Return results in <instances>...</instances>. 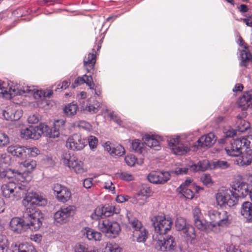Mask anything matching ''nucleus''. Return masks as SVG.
<instances>
[{
  "mask_svg": "<svg viewBox=\"0 0 252 252\" xmlns=\"http://www.w3.org/2000/svg\"><path fill=\"white\" fill-rule=\"evenodd\" d=\"M29 188L21 183L9 182L1 187L2 195L9 201H14L24 198L32 204L44 206L47 203L46 198L36 192H29Z\"/></svg>",
  "mask_w": 252,
  "mask_h": 252,
  "instance_id": "nucleus-1",
  "label": "nucleus"
},
{
  "mask_svg": "<svg viewBox=\"0 0 252 252\" xmlns=\"http://www.w3.org/2000/svg\"><path fill=\"white\" fill-rule=\"evenodd\" d=\"M32 94L35 99L44 97V91L36 90L33 86H26L21 84H14L12 82L0 81V96L6 99H10L12 96L17 95Z\"/></svg>",
  "mask_w": 252,
  "mask_h": 252,
  "instance_id": "nucleus-2",
  "label": "nucleus"
},
{
  "mask_svg": "<svg viewBox=\"0 0 252 252\" xmlns=\"http://www.w3.org/2000/svg\"><path fill=\"white\" fill-rule=\"evenodd\" d=\"M61 160L63 165L69 167L76 174H81L87 171L83 162L68 152L63 154Z\"/></svg>",
  "mask_w": 252,
  "mask_h": 252,
  "instance_id": "nucleus-3",
  "label": "nucleus"
},
{
  "mask_svg": "<svg viewBox=\"0 0 252 252\" xmlns=\"http://www.w3.org/2000/svg\"><path fill=\"white\" fill-rule=\"evenodd\" d=\"M98 228L111 238H116L121 231L120 224L116 221H111L108 219L99 221Z\"/></svg>",
  "mask_w": 252,
  "mask_h": 252,
  "instance_id": "nucleus-4",
  "label": "nucleus"
},
{
  "mask_svg": "<svg viewBox=\"0 0 252 252\" xmlns=\"http://www.w3.org/2000/svg\"><path fill=\"white\" fill-rule=\"evenodd\" d=\"M217 203L220 207H232L237 204V200L233 196V190L222 188L216 194Z\"/></svg>",
  "mask_w": 252,
  "mask_h": 252,
  "instance_id": "nucleus-5",
  "label": "nucleus"
},
{
  "mask_svg": "<svg viewBox=\"0 0 252 252\" xmlns=\"http://www.w3.org/2000/svg\"><path fill=\"white\" fill-rule=\"evenodd\" d=\"M151 221L155 231L160 235L165 234L170 230L173 223L170 218H166L162 216L153 217Z\"/></svg>",
  "mask_w": 252,
  "mask_h": 252,
  "instance_id": "nucleus-6",
  "label": "nucleus"
},
{
  "mask_svg": "<svg viewBox=\"0 0 252 252\" xmlns=\"http://www.w3.org/2000/svg\"><path fill=\"white\" fill-rule=\"evenodd\" d=\"M64 124V120H58L55 121L54 127L52 128L44 124H40V128L45 136L55 138L60 135V131L63 128Z\"/></svg>",
  "mask_w": 252,
  "mask_h": 252,
  "instance_id": "nucleus-7",
  "label": "nucleus"
},
{
  "mask_svg": "<svg viewBox=\"0 0 252 252\" xmlns=\"http://www.w3.org/2000/svg\"><path fill=\"white\" fill-rule=\"evenodd\" d=\"M75 213V207L69 206L62 208L54 214V219L56 222L64 224L67 222L69 219L73 216Z\"/></svg>",
  "mask_w": 252,
  "mask_h": 252,
  "instance_id": "nucleus-8",
  "label": "nucleus"
},
{
  "mask_svg": "<svg viewBox=\"0 0 252 252\" xmlns=\"http://www.w3.org/2000/svg\"><path fill=\"white\" fill-rule=\"evenodd\" d=\"M86 144V140L78 134L70 136L66 142V147L73 151L81 150Z\"/></svg>",
  "mask_w": 252,
  "mask_h": 252,
  "instance_id": "nucleus-9",
  "label": "nucleus"
},
{
  "mask_svg": "<svg viewBox=\"0 0 252 252\" xmlns=\"http://www.w3.org/2000/svg\"><path fill=\"white\" fill-rule=\"evenodd\" d=\"M208 166V161L204 160L199 161L197 164H193L187 167L177 168L174 172L177 175H184L189 173V171H204L206 170Z\"/></svg>",
  "mask_w": 252,
  "mask_h": 252,
  "instance_id": "nucleus-10",
  "label": "nucleus"
},
{
  "mask_svg": "<svg viewBox=\"0 0 252 252\" xmlns=\"http://www.w3.org/2000/svg\"><path fill=\"white\" fill-rule=\"evenodd\" d=\"M168 145L174 154L182 155L189 151V148L185 145L179 137L172 138L168 142Z\"/></svg>",
  "mask_w": 252,
  "mask_h": 252,
  "instance_id": "nucleus-11",
  "label": "nucleus"
},
{
  "mask_svg": "<svg viewBox=\"0 0 252 252\" xmlns=\"http://www.w3.org/2000/svg\"><path fill=\"white\" fill-rule=\"evenodd\" d=\"M29 227V224L19 217L13 218L9 222V229L17 234L25 232Z\"/></svg>",
  "mask_w": 252,
  "mask_h": 252,
  "instance_id": "nucleus-12",
  "label": "nucleus"
},
{
  "mask_svg": "<svg viewBox=\"0 0 252 252\" xmlns=\"http://www.w3.org/2000/svg\"><path fill=\"white\" fill-rule=\"evenodd\" d=\"M155 242V248L161 252L170 251L173 249L176 245L174 239L171 236H167L163 240H157Z\"/></svg>",
  "mask_w": 252,
  "mask_h": 252,
  "instance_id": "nucleus-13",
  "label": "nucleus"
},
{
  "mask_svg": "<svg viewBox=\"0 0 252 252\" xmlns=\"http://www.w3.org/2000/svg\"><path fill=\"white\" fill-rule=\"evenodd\" d=\"M233 196L238 201V198L244 197L249 194L250 191L248 189V184L242 181H236L232 186Z\"/></svg>",
  "mask_w": 252,
  "mask_h": 252,
  "instance_id": "nucleus-14",
  "label": "nucleus"
},
{
  "mask_svg": "<svg viewBox=\"0 0 252 252\" xmlns=\"http://www.w3.org/2000/svg\"><path fill=\"white\" fill-rule=\"evenodd\" d=\"M229 145L225 148L227 154L231 157H238L242 154V145L241 138L233 139Z\"/></svg>",
  "mask_w": 252,
  "mask_h": 252,
  "instance_id": "nucleus-15",
  "label": "nucleus"
},
{
  "mask_svg": "<svg viewBox=\"0 0 252 252\" xmlns=\"http://www.w3.org/2000/svg\"><path fill=\"white\" fill-rule=\"evenodd\" d=\"M43 132L40 128V125L38 126L33 127L30 126L21 131V137L25 139H38Z\"/></svg>",
  "mask_w": 252,
  "mask_h": 252,
  "instance_id": "nucleus-16",
  "label": "nucleus"
},
{
  "mask_svg": "<svg viewBox=\"0 0 252 252\" xmlns=\"http://www.w3.org/2000/svg\"><path fill=\"white\" fill-rule=\"evenodd\" d=\"M170 178L168 172H152L148 176V180L153 184H163L167 182Z\"/></svg>",
  "mask_w": 252,
  "mask_h": 252,
  "instance_id": "nucleus-17",
  "label": "nucleus"
},
{
  "mask_svg": "<svg viewBox=\"0 0 252 252\" xmlns=\"http://www.w3.org/2000/svg\"><path fill=\"white\" fill-rule=\"evenodd\" d=\"M43 214L39 210H35L33 213L29 215V220L30 221V227L29 228L34 229L36 231L38 230L42 225V220Z\"/></svg>",
  "mask_w": 252,
  "mask_h": 252,
  "instance_id": "nucleus-18",
  "label": "nucleus"
},
{
  "mask_svg": "<svg viewBox=\"0 0 252 252\" xmlns=\"http://www.w3.org/2000/svg\"><path fill=\"white\" fill-rule=\"evenodd\" d=\"M142 140L145 144L150 148L156 151L160 149V142L162 139L160 136L146 134L143 137Z\"/></svg>",
  "mask_w": 252,
  "mask_h": 252,
  "instance_id": "nucleus-19",
  "label": "nucleus"
},
{
  "mask_svg": "<svg viewBox=\"0 0 252 252\" xmlns=\"http://www.w3.org/2000/svg\"><path fill=\"white\" fill-rule=\"evenodd\" d=\"M22 113L21 110L16 109L15 105H12L7 107L3 111V116L8 121L18 120L22 116Z\"/></svg>",
  "mask_w": 252,
  "mask_h": 252,
  "instance_id": "nucleus-20",
  "label": "nucleus"
},
{
  "mask_svg": "<svg viewBox=\"0 0 252 252\" xmlns=\"http://www.w3.org/2000/svg\"><path fill=\"white\" fill-rule=\"evenodd\" d=\"M238 40L239 41V45L245 49L241 51L240 56L242 62L240 64L242 66H247L248 63L252 60V56L249 51H246V49H248V46L241 36H239Z\"/></svg>",
  "mask_w": 252,
  "mask_h": 252,
  "instance_id": "nucleus-21",
  "label": "nucleus"
},
{
  "mask_svg": "<svg viewBox=\"0 0 252 252\" xmlns=\"http://www.w3.org/2000/svg\"><path fill=\"white\" fill-rule=\"evenodd\" d=\"M192 214L195 226L198 229L204 230L206 228V225L205 222L202 220L203 215L201 210L198 207L194 208L192 210Z\"/></svg>",
  "mask_w": 252,
  "mask_h": 252,
  "instance_id": "nucleus-22",
  "label": "nucleus"
},
{
  "mask_svg": "<svg viewBox=\"0 0 252 252\" xmlns=\"http://www.w3.org/2000/svg\"><path fill=\"white\" fill-rule=\"evenodd\" d=\"M4 177H7L9 179L14 178L21 182H24L26 181L23 174L14 169L10 168L6 170L1 168V178Z\"/></svg>",
  "mask_w": 252,
  "mask_h": 252,
  "instance_id": "nucleus-23",
  "label": "nucleus"
},
{
  "mask_svg": "<svg viewBox=\"0 0 252 252\" xmlns=\"http://www.w3.org/2000/svg\"><path fill=\"white\" fill-rule=\"evenodd\" d=\"M252 90L244 92L243 95L240 97L237 101V104L242 110H246L252 105Z\"/></svg>",
  "mask_w": 252,
  "mask_h": 252,
  "instance_id": "nucleus-24",
  "label": "nucleus"
},
{
  "mask_svg": "<svg viewBox=\"0 0 252 252\" xmlns=\"http://www.w3.org/2000/svg\"><path fill=\"white\" fill-rule=\"evenodd\" d=\"M104 148L105 151L108 152L112 156H122L125 153V149L123 146L117 145L114 147L109 141L105 143Z\"/></svg>",
  "mask_w": 252,
  "mask_h": 252,
  "instance_id": "nucleus-25",
  "label": "nucleus"
},
{
  "mask_svg": "<svg viewBox=\"0 0 252 252\" xmlns=\"http://www.w3.org/2000/svg\"><path fill=\"white\" fill-rule=\"evenodd\" d=\"M216 141L215 135L209 133L201 136L197 141L198 146L201 147H210L215 144Z\"/></svg>",
  "mask_w": 252,
  "mask_h": 252,
  "instance_id": "nucleus-26",
  "label": "nucleus"
},
{
  "mask_svg": "<svg viewBox=\"0 0 252 252\" xmlns=\"http://www.w3.org/2000/svg\"><path fill=\"white\" fill-rule=\"evenodd\" d=\"M150 194V189L146 186L142 187L135 195V198L139 205H143L146 202Z\"/></svg>",
  "mask_w": 252,
  "mask_h": 252,
  "instance_id": "nucleus-27",
  "label": "nucleus"
},
{
  "mask_svg": "<svg viewBox=\"0 0 252 252\" xmlns=\"http://www.w3.org/2000/svg\"><path fill=\"white\" fill-rule=\"evenodd\" d=\"M11 248L12 252H37L34 247L28 243H15Z\"/></svg>",
  "mask_w": 252,
  "mask_h": 252,
  "instance_id": "nucleus-28",
  "label": "nucleus"
},
{
  "mask_svg": "<svg viewBox=\"0 0 252 252\" xmlns=\"http://www.w3.org/2000/svg\"><path fill=\"white\" fill-rule=\"evenodd\" d=\"M81 232L83 236L87 238L89 240L96 241L101 239L102 234L101 233L89 227L84 228L82 230Z\"/></svg>",
  "mask_w": 252,
  "mask_h": 252,
  "instance_id": "nucleus-29",
  "label": "nucleus"
},
{
  "mask_svg": "<svg viewBox=\"0 0 252 252\" xmlns=\"http://www.w3.org/2000/svg\"><path fill=\"white\" fill-rule=\"evenodd\" d=\"M241 214L246 220L247 221L252 222V203L249 201H245L242 205Z\"/></svg>",
  "mask_w": 252,
  "mask_h": 252,
  "instance_id": "nucleus-30",
  "label": "nucleus"
},
{
  "mask_svg": "<svg viewBox=\"0 0 252 252\" xmlns=\"http://www.w3.org/2000/svg\"><path fill=\"white\" fill-rule=\"evenodd\" d=\"M219 217L218 226L225 227L231 223L232 216L230 213L225 211H220Z\"/></svg>",
  "mask_w": 252,
  "mask_h": 252,
  "instance_id": "nucleus-31",
  "label": "nucleus"
},
{
  "mask_svg": "<svg viewBox=\"0 0 252 252\" xmlns=\"http://www.w3.org/2000/svg\"><path fill=\"white\" fill-rule=\"evenodd\" d=\"M242 115V116H240L239 115L237 117V130L244 132L249 129L250 128V124L248 122L246 121L242 118V117H245L246 116V113L243 112Z\"/></svg>",
  "mask_w": 252,
  "mask_h": 252,
  "instance_id": "nucleus-32",
  "label": "nucleus"
},
{
  "mask_svg": "<svg viewBox=\"0 0 252 252\" xmlns=\"http://www.w3.org/2000/svg\"><path fill=\"white\" fill-rule=\"evenodd\" d=\"M7 152L14 156L24 158L25 156L26 147L19 145H11L7 148Z\"/></svg>",
  "mask_w": 252,
  "mask_h": 252,
  "instance_id": "nucleus-33",
  "label": "nucleus"
},
{
  "mask_svg": "<svg viewBox=\"0 0 252 252\" xmlns=\"http://www.w3.org/2000/svg\"><path fill=\"white\" fill-rule=\"evenodd\" d=\"M127 218L128 221V226L130 229L133 230V233L135 231L139 230L143 227L142 223L137 218L133 217L131 214H127Z\"/></svg>",
  "mask_w": 252,
  "mask_h": 252,
  "instance_id": "nucleus-34",
  "label": "nucleus"
},
{
  "mask_svg": "<svg viewBox=\"0 0 252 252\" xmlns=\"http://www.w3.org/2000/svg\"><path fill=\"white\" fill-rule=\"evenodd\" d=\"M93 53H89L87 57H85L84 59V65L85 66L88 72L90 71L93 69L95 63V55L94 54V50H93Z\"/></svg>",
  "mask_w": 252,
  "mask_h": 252,
  "instance_id": "nucleus-35",
  "label": "nucleus"
},
{
  "mask_svg": "<svg viewBox=\"0 0 252 252\" xmlns=\"http://www.w3.org/2000/svg\"><path fill=\"white\" fill-rule=\"evenodd\" d=\"M82 107L84 111L91 114L96 113L100 107V103L96 100H93V103H92L91 99H89L86 105L83 106Z\"/></svg>",
  "mask_w": 252,
  "mask_h": 252,
  "instance_id": "nucleus-36",
  "label": "nucleus"
},
{
  "mask_svg": "<svg viewBox=\"0 0 252 252\" xmlns=\"http://www.w3.org/2000/svg\"><path fill=\"white\" fill-rule=\"evenodd\" d=\"M236 162L237 164L240 166L249 165L252 162V154L251 153L248 154L247 152L245 151V153L242 157L236 160Z\"/></svg>",
  "mask_w": 252,
  "mask_h": 252,
  "instance_id": "nucleus-37",
  "label": "nucleus"
},
{
  "mask_svg": "<svg viewBox=\"0 0 252 252\" xmlns=\"http://www.w3.org/2000/svg\"><path fill=\"white\" fill-rule=\"evenodd\" d=\"M147 230L144 227H142L139 230L133 233V237L138 242H144L147 238Z\"/></svg>",
  "mask_w": 252,
  "mask_h": 252,
  "instance_id": "nucleus-38",
  "label": "nucleus"
},
{
  "mask_svg": "<svg viewBox=\"0 0 252 252\" xmlns=\"http://www.w3.org/2000/svg\"><path fill=\"white\" fill-rule=\"evenodd\" d=\"M220 213V211L215 210H210L208 212L207 214L209 217L211 221V224L213 227L217 226Z\"/></svg>",
  "mask_w": 252,
  "mask_h": 252,
  "instance_id": "nucleus-39",
  "label": "nucleus"
},
{
  "mask_svg": "<svg viewBox=\"0 0 252 252\" xmlns=\"http://www.w3.org/2000/svg\"><path fill=\"white\" fill-rule=\"evenodd\" d=\"M242 142V147L246 148V151L248 154H252V135H250L248 138L240 137Z\"/></svg>",
  "mask_w": 252,
  "mask_h": 252,
  "instance_id": "nucleus-40",
  "label": "nucleus"
},
{
  "mask_svg": "<svg viewBox=\"0 0 252 252\" xmlns=\"http://www.w3.org/2000/svg\"><path fill=\"white\" fill-rule=\"evenodd\" d=\"M177 190L179 193L187 199H191L193 197V191L189 188L184 187V185H180Z\"/></svg>",
  "mask_w": 252,
  "mask_h": 252,
  "instance_id": "nucleus-41",
  "label": "nucleus"
},
{
  "mask_svg": "<svg viewBox=\"0 0 252 252\" xmlns=\"http://www.w3.org/2000/svg\"><path fill=\"white\" fill-rule=\"evenodd\" d=\"M131 148L135 152L142 154L145 151V146L143 142L139 139H134L131 143Z\"/></svg>",
  "mask_w": 252,
  "mask_h": 252,
  "instance_id": "nucleus-42",
  "label": "nucleus"
},
{
  "mask_svg": "<svg viewBox=\"0 0 252 252\" xmlns=\"http://www.w3.org/2000/svg\"><path fill=\"white\" fill-rule=\"evenodd\" d=\"M184 234V237H186L188 240H194L196 237L195 233L194 228L190 225H188L185 229L183 231Z\"/></svg>",
  "mask_w": 252,
  "mask_h": 252,
  "instance_id": "nucleus-43",
  "label": "nucleus"
},
{
  "mask_svg": "<svg viewBox=\"0 0 252 252\" xmlns=\"http://www.w3.org/2000/svg\"><path fill=\"white\" fill-rule=\"evenodd\" d=\"M70 196V191L66 188L64 187L62 189L59 194L57 195V198L61 202H65L69 199Z\"/></svg>",
  "mask_w": 252,
  "mask_h": 252,
  "instance_id": "nucleus-44",
  "label": "nucleus"
},
{
  "mask_svg": "<svg viewBox=\"0 0 252 252\" xmlns=\"http://www.w3.org/2000/svg\"><path fill=\"white\" fill-rule=\"evenodd\" d=\"M78 107L76 104L69 103L63 109L64 114L68 116H71L76 114Z\"/></svg>",
  "mask_w": 252,
  "mask_h": 252,
  "instance_id": "nucleus-45",
  "label": "nucleus"
},
{
  "mask_svg": "<svg viewBox=\"0 0 252 252\" xmlns=\"http://www.w3.org/2000/svg\"><path fill=\"white\" fill-rule=\"evenodd\" d=\"M189 224H187L186 220L181 217L177 218L175 221V226L177 229L182 232L186 229Z\"/></svg>",
  "mask_w": 252,
  "mask_h": 252,
  "instance_id": "nucleus-46",
  "label": "nucleus"
},
{
  "mask_svg": "<svg viewBox=\"0 0 252 252\" xmlns=\"http://www.w3.org/2000/svg\"><path fill=\"white\" fill-rule=\"evenodd\" d=\"M75 252H96L94 248L88 247L84 244H77L75 247Z\"/></svg>",
  "mask_w": 252,
  "mask_h": 252,
  "instance_id": "nucleus-47",
  "label": "nucleus"
},
{
  "mask_svg": "<svg viewBox=\"0 0 252 252\" xmlns=\"http://www.w3.org/2000/svg\"><path fill=\"white\" fill-rule=\"evenodd\" d=\"M211 166L212 168L214 169H225L228 168L230 164L226 161L219 160L213 161Z\"/></svg>",
  "mask_w": 252,
  "mask_h": 252,
  "instance_id": "nucleus-48",
  "label": "nucleus"
},
{
  "mask_svg": "<svg viewBox=\"0 0 252 252\" xmlns=\"http://www.w3.org/2000/svg\"><path fill=\"white\" fill-rule=\"evenodd\" d=\"M8 250V241L6 237L0 235V252H7Z\"/></svg>",
  "mask_w": 252,
  "mask_h": 252,
  "instance_id": "nucleus-49",
  "label": "nucleus"
},
{
  "mask_svg": "<svg viewBox=\"0 0 252 252\" xmlns=\"http://www.w3.org/2000/svg\"><path fill=\"white\" fill-rule=\"evenodd\" d=\"M25 151V156L29 155L31 157H36L39 153V150L35 147H26Z\"/></svg>",
  "mask_w": 252,
  "mask_h": 252,
  "instance_id": "nucleus-50",
  "label": "nucleus"
},
{
  "mask_svg": "<svg viewBox=\"0 0 252 252\" xmlns=\"http://www.w3.org/2000/svg\"><path fill=\"white\" fill-rule=\"evenodd\" d=\"M9 142L8 135L4 132L0 131V147L6 146Z\"/></svg>",
  "mask_w": 252,
  "mask_h": 252,
  "instance_id": "nucleus-51",
  "label": "nucleus"
},
{
  "mask_svg": "<svg viewBox=\"0 0 252 252\" xmlns=\"http://www.w3.org/2000/svg\"><path fill=\"white\" fill-rule=\"evenodd\" d=\"M22 164L27 169L28 172H31L36 166V162L34 160H25Z\"/></svg>",
  "mask_w": 252,
  "mask_h": 252,
  "instance_id": "nucleus-52",
  "label": "nucleus"
},
{
  "mask_svg": "<svg viewBox=\"0 0 252 252\" xmlns=\"http://www.w3.org/2000/svg\"><path fill=\"white\" fill-rule=\"evenodd\" d=\"M117 177L122 180L126 181H130L133 180L134 177L132 175L126 172H123L117 174Z\"/></svg>",
  "mask_w": 252,
  "mask_h": 252,
  "instance_id": "nucleus-53",
  "label": "nucleus"
},
{
  "mask_svg": "<svg viewBox=\"0 0 252 252\" xmlns=\"http://www.w3.org/2000/svg\"><path fill=\"white\" fill-rule=\"evenodd\" d=\"M104 216V212L103 207H98L95 210L94 213L92 214V217L94 219H98L99 217Z\"/></svg>",
  "mask_w": 252,
  "mask_h": 252,
  "instance_id": "nucleus-54",
  "label": "nucleus"
},
{
  "mask_svg": "<svg viewBox=\"0 0 252 252\" xmlns=\"http://www.w3.org/2000/svg\"><path fill=\"white\" fill-rule=\"evenodd\" d=\"M106 250L107 252H121L119 247L116 244H108Z\"/></svg>",
  "mask_w": 252,
  "mask_h": 252,
  "instance_id": "nucleus-55",
  "label": "nucleus"
},
{
  "mask_svg": "<svg viewBox=\"0 0 252 252\" xmlns=\"http://www.w3.org/2000/svg\"><path fill=\"white\" fill-rule=\"evenodd\" d=\"M88 143L91 149H94L96 147L97 144V139L94 136H90L88 139Z\"/></svg>",
  "mask_w": 252,
  "mask_h": 252,
  "instance_id": "nucleus-56",
  "label": "nucleus"
},
{
  "mask_svg": "<svg viewBox=\"0 0 252 252\" xmlns=\"http://www.w3.org/2000/svg\"><path fill=\"white\" fill-rule=\"evenodd\" d=\"M125 161L130 166H133L136 161L135 156L132 155H128L125 157Z\"/></svg>",
  "mask_w": 252,
  "mask_h": 252,
  "instance_id": "nucleus-57",
  "label": "nucleus"
},
{
  "mask_svg": "<svg viewBox=\"0 0 252 252\" xmlns=\"http://www.w3.org/2000/svg\"><path fill=\"white\" fill-rule=\"evenodd\" d=\"M103 209L104 217H110L114 213V208L112 206H105L103 207Z\"/></svg>",
  "mask_w": 252,
  "mask_h": 252,
  "instance_id": "nucleus-58",
  "label": "nucleus"
},
{
  "mask_svg": "<svg viewBox=\"0 0 252 252\" xmlns=\"http://www.w3.org/2000/svg\"><path fill=\"white\" fill-rule=\"evenodd\" d=\"M10 161V158L9 156L6 154H3L0 156V164L2 165L3 164H9Z\"/></svg>",
  "mask_w": 252,
  "mask_h": 252,
  "instance_id": "nucleus-59",
  "label": "nucleus"
},
{
  "mask_svg": "<svg viewBox=\"0 0 252 252\" xmlns=\"http://www.w3.org/2000/svg\"><path fill=\"white\" fill-rule=\"evenodd\" d=\"M85 83L90 87V89H94V84L93 81V78L91 75H85Z\"/></svg>",
  "mask_w": 252,
  "mask_h": 252,
  "instance_id": "nucleus-60",
  "label": "nucleus"
},
{
  "mask_svg": "<svg viewBox=\"0 0 252 252\" xmlns=\"http://www.w3.org/2000/svg\"><path fill=\"white\" fill-rule=\"evenodd\" d=\"M226 252H242L241 250L235 248L232 244H227L224 246Z\"/></svg>",
  "mask_w": 252,
  "mask_h": 252,
  "instance_id": "nucleus-61",
  "label": "nucleus"
},
{
  "mask_svg": "<svg viewBox=\"0 0 252 252\" xmlns=\"http://www.w3.org/2000/svg\"><path fill=\"white\" fill-rule=\"evenodd\" d=\"M85 75L81 77H78L75 80L74 82L72 84V88H75L76 86L85 83Z\"/></svg>",
  "mask_w": 252,
  "mask_h": 252,
  "instance_id": "nucleus-62",
  "label": "nucleus"
},
{
  "mask_svg": "<svg viewBox=\"0 0 252 252\" xmlns=\"http://www.w3.org/2000/svg\"><path fill=\"white\" fill-rule=\"evenodd\" d=\"M64 187H65L62 186L59 184H56L53 186V190L56 197L57 196V195L59 194L60 192L62 190V189H63Z\"/></svg>",
  "mask_w": 252,
  "mask_h": 252,
  "instance_id": "nucleus-63",
  "label": "nucleus"
},
{
  "mask_svg": "<svg viewBox=\"0 0 252 252\" xmlns=\"http://www.w3.org/2000/svg\"><path fill=\"white\" fill-rule=\"evenodd\" d=\"M104 188L106 189H108L110 191H111L112 193H115V187L114 186L111 181L105 182L104 185Z\"/></svg>",
  "mask_w": 252,
  "mask_h": 252,
  "instance_id": "nucleus-64",
  "label": "nucleus"
}]
</instances>
